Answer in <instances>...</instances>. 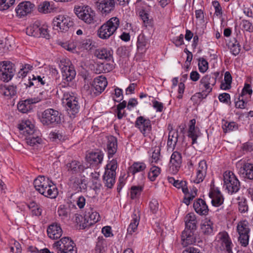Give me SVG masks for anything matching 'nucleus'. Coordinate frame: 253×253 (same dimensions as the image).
Instances as JSON below:
<instances>
[{
	"label": "nucleus",
	"mask_w": 253,
	"mask_h": 253,
	"mask_svg": "<svg viewBox=\"0 0 253 253\" xmlns=\"http://www.w3.org/2000/svg\"><path fill=\"white\" fill-rule=\"evenodd\" d=\"M120 24V21L118 17L111 18L98 29V36L101 39H108L116 32Z\"/></svg>",
	"instance_id": "f257e3e1"
},
{
	"label": "nucleus",
	"mask_w": 253,
	"mask_h": 253,
	"mask_svg": "<svg viewBox=\"0 0 253 253\" xmlns=\"http://www.w3.org/2000/svg\"><path fill=\"white\" fill-rule=\"evenodd\" d=\"M79 99L73 92H64L62 100L66 104L67 111L70 116H75L79 113L81 107Z\"/></svg>",
	"instance_id": "f03ea898"
},
{
	"label": "nucleus",
	"mask_w": 253,
	"mask_h": 253,
	"mask_svg": "<svg viewBox=\"0 0 253 253\" xmlns=\"http://www.w3.org/2000/svg\"><path fill=\"white\" fill-rule=\"evenodd\" d=\"M224 186L230 194L237 193L240 188V182L231 171H226L223 173Z\"/></svg>",
	"instance_id": "7ed1b4c3"
},
{
	"label": "nucleus",
	"mask_w": 253,
	"mask_h": 253,
	"mask_svg": "<svg viewBox=\"0 0 253 253\" xmlns=\"http://www.w3.org/2000/svg\"><path fill=\"white\" fill-rule=\"evenodd\" d=\"M107 84L106 78L100 76L94 79L91 86H85L84 88L86 89L87 94L90 95L91 97H95L104 90Z\"/></svg>",
	"instance_id": "20e7f679"
},
{
	"label": "nucleus",
	"mask_w": 253,
	"mask_h": 253,
	"mask_svg": "<svg viewBox=\"0 0 253 253\" xmlns=\"http://www.w3.org/2000/svg\"><path fill=\"white\" fill-rule=\"evenodd\" d=\"M40 120L44 126H53L60 123V114L55 109H47L42 113Z\"/></svg>",
	"instance_id": "39448f33"
},
{
	"label": "nucleus",
	"mask_w": 253,
	"mask_h": 253,
	"mask_svg": "<svg viewBox=\"0 0 253 253\" xmlns=\"http://www.w3.org/2000/svg\"><path fill=\"white\" fill-rule=\"evenodd\" d=\"M236 231L239 235L238 242L243 247L249 244L250 228L249 222L246 219L239 221L237 225Z\"/></svg>",
	"instance_id": "423d86ee"
},
{
	"label": "nucleus",
	"mask_w": 253,
	"mask_h": 253,
	"mask_svg": "<svg viewBox=\"0 0 253 253\" xmlns=\"http://www.w3.org/2000/svg\"><path fill=\"white\" fill-rule=\"evenodd\" d=\"M75 13L77 17L86 24L93 23L95 21V12L89 6H79L75 7Z\"/></svg>",
	"instance_id": "0eeeda50"
},
{
	"label": "nucleus",
	"mask_w": 253,
	"mask_h": 253,
	"mask_svg": "<svg viewBox=\"0 0 253 253\" xmlns=\"http://www.w3.org/2000/svg\"><path fill=\"white\" fill-rule=\"evenodd\" d=\"M53 28L60 32L67 31L73 25V22L69 17L60 15L55 17L53 20Z\"/></svg>",
	"instance_id": "6e6552de"
},
{
	"label": "nucleus",
	"mask_w": 253,
	"mask_h": 253,
	"mask_svg": "<svg viewBox=\"0 0 253 253\" xmlns=\"http://www.w3.org/2000/svg\"><path fill=\"white\" fill-rule=\"evenodd\" d=\"M15 69L11 62L6 61L0 62V80L8 82L14 76Z\"/></svg>",
	"instance_id": "1a4fd4ad"
},
{
	"label": "nucleus",
	"mask_w": 253,
	"mask_h": 253,
	"mask_svg": "<svg viewBox=\"0 0 253 253\" xmlns=\"http://www.w3.org/2000/svg\"><path fill=\"white\" fill-rule=\"evenodd\" d=\"M67 65L63 64V62H61V68L62 74L63 81L64 84L71 82L75 77L76 72L73 65L68 60L66 62Z\"/></svg>",
	"instance_id": "9d476101"
},
{
	"label": "nucleus",
	"mask_w": 253,
	"mask_h": 253,
	"mask_svg": "<svg viewBox=\"0 0 253 253\" xmlns=\"http://www.w3.org/2000/svg\"><path fill=\"white\" fill-rule=\"evenodd\" d=\"M219 75L218 72L211 73L210 74L206 75L200 80V84L203 85L204 90L208 93L211 92L212 88L216 82V78Z\"/></svg>",
	"instance_id": "9b49d317"
},
{
	"label": "nucleus",
	"mask_w": 253,
	"mask_h": 253,
	"mask_svg": "<svg viewBox=\"0 0 253 253\" xmlns=\"http://www.w3.org/2000/svg\"><path fill=\"white\" fill-rule=\"evenodd\" d=\"M182 162L181 154L177 151H174L171 155L168 170L172 174H176L179 170Z\"/></svg>",
	"instance_id": "f8f14e48"
},
{
	"label": "nucleus",
	"mask_w": 253,
	"mask_h": 253,
	"mask_svg": "<svg viewBox=\"0 0 253 253\" xmlns=\"http://www.w3.org/2000/svg\"><path fill=\"white\" fill-rule=\"evenodd\" d=\"M238 173L245 179L253 181V163L249 160L242 161Z\"/></svg>",
	"instance_id": "ddd939ff"
},
{
	"label": "nucleus",
	"mask_w": 253,
	"mask_h": 253,
	"mask_svg": "<svg viewBox=\"0 0 253 253\" xmlns=\"http://www.w3.org/2000/svg\"><path fill=\"white\" fill-rule=\"evenodd\" d=\"M135 126L137 128L144 136L148 135L152 129L151 121L143 116H139L136 118Z\"/></svg>",
	"instance_id": "4468645a"
},
{
	"label": "nucleus",
	"mask_w": 253,
	"mask_h": 253,
	"mask_svg": "<svg viewBox=\"0 0 253 253\" xmlns=\"http://www.w3.org/2000/svg\"><path fill=\"white\" fill-rule=\"evenodd\" d=\"M100 216L96 211H91L86 212L84 217V222L80 224V227L84 229L89 227L96 223L99 219Z\"/></svg>",
	"instance_id": "2eb2a0df"
},
{
	"label": "nucleus",
	"mask_w": 253,
	"mask_h": 253,
	"mask_svg": "<svg viewBox=\"0 0 253 253\" xmlns=\"http://www.w3.org/2000/svg\"><path fill=\"white\" fill-rule=\"evenodd\" d=\"M114 0H97L96 6L102 14H108L115 8Z\"/></svg>",
	"instance_id": "dca6fc26"
},
{
	"label": "nucleus",
	"mask_w": 253,
	"mask_h": 253,
	"mask_svg": "<svg viewBox=\"0 0 253 253\" xmlns=\"http://www.w3.org/2000/svg\"><path fill=\"white\" fill-rule=\"evenodd\" d=\"M103 159V154L101 151L91 152L86 156V160L90 166L97 167L101 164Z\"/></svg>",
	"instance_id": "f3484780"
},
{
	"label": "nucleus",
	"mask_w": 253,
	"mask_h": 253,
	"mask_svg": "<svg viewBox=\"0 0 253 253\" xmlns=\"http://www.w3.org/2000/svg\"><path fill=\"white\" fill-rule=\"evenodd\" d=\"M34 5L29 1L20 3L15 9L17 16L21 18L30 13L34 8Z\"/></svg>",
	"instance_id": "a211bd4d"
},
{
	"label": "nucleus",
	"mask_w": 253,
	"mask_h": 253,
	"mask_svg": "<svg viewBox=\"0 0 253 253\" xmlns=\"http://www.w3.org/2000/svg\"><path fill=\"white\" fill-rule=\"evenodd\" d=\"M52 182L49 178L44 176H39L34 181V187L37 191L42 194L45 192V190Z\"/></svg>",
	"instance_id": "6ab92c4d"
},
{
	"label": "nucleus",
	"mask_w": 253,
	"mask_h": 253,
	"mask_svg": "<svg viewBox=\"0 0 253 253\" xmlns=\"http://www.w3.org/2000/svg\"><path fill=\"white\" fill-rule=\"evenodd\" d=\"M18 128L21 133H23L26 137L38 133V131L35 129L34 125L29 121L22 122L19 125Z\"/></svg>",
	"instance_id": "aec40b11"
},
{
	"label": "nucleus",
	"mask_w": 253,
	"mask_h": 253,
	"mask_svg": "<svg viewBox=\"0 0 253 253\" xmlns=\"http://www.w3.org/2000/svg\"><path fill=\"white\" fill-rule=\"evenodd\" d=\"M62 230L59 224L53 223L50 224L47 229V233L49 238L53 240L59 238L62 235Z\"/></svg>",
	"instance_id": "412c9836"
},
{
	"label": "nucleus",
	"mask_w": 253,
	"mask_h": 253,
	"mask_svg": "<svg viewBox=\"0 0 253 253\" xmlns=\"http://www.w3.org/2000/svg\"><path fill=\"white\" fill-rule=\"evenodd\" d=\"M67 171L72 174H76L83 172L86 167L83 163L76 160H72L66 165Z\"/></svg>",
	"instance_id": "4be33fe9"
},
{
	"label": "nucleus",
	"mask_w": 253,
	"mask_h": 253,
	"mask_svg": "<svg viewBox=\"0 0 253 253\" xmlns=\"http://www.w3.org/2000/svg\"><path fill=\"white\" fill-rule=\"evenodd\" d=\"M209 197L211 199L212 206L214 207H219L223 203V196L217 188L211 189L209 193Z\"/></svg>",
	"instance_id": "5701e85b"
},
{
	"label": "nucleus",
	"mask_w": 253,
	"mask_h": 253,
	"mask_svg": "<svg viewBox=\"0 0 253 253\" xmlns=\"http://www.w3.org/2000/svg\"><path fill=\"white\" fill-rule=\"evenodd\" d=\"M207 165L205 160H202L199 163L198 167L197 169L196 177L194 180L196 183H199L202 182L207 174Z\"/></svg>",
	"instance_id": "b1692460"
},
{
	"label": "nucleus",
	"mask_w": 253,
	"mask_h": 253,
	"mask_svg": "<svg viewBox=\"0 0 253 253\" xmlns=\"http://www.w3.org/2000/svg\"><path fill=\"white\" fill-rule=\"evenodd\" d=\"M71 244H74V242L69 237H65L55 242L53 244V248L56 250L57 253H60Z\"/></svg>",
	"instance_id": "393cba45"
},
{
	"label": "nucleus",
	"mask_w": 253,
	"mask_h": 253,
	"mask_svg": "<svg viewBox=\"0 0 253 253\" xmlns=\"http://www.w3.org/2000/svg\"><path fill=\"white\" fill-rule=\"evenodd\" d=\"M217 238L228 253H232V243L227 232L224 231L219 233Z\"/></svg>",
	"instance_id": "a878e982"
},
{
	"label": "nucleus",
	"mask_w": 253,
	"mask_h": 253,
	"mask_svg": "<svg viewBox=\"0 0 253 253\" xmlns=\"http://www.w3.org/2000/svg\"><path fill=\"white\" fill-rule=\"evenodd\" d=\"M195 230H185L181 234V240L183 246L193 244L196 242V236L194 234Z\"/></svg>",
	"instance_id": "bb28decb"
},
{
	"label": "nucleus",
	"mask_w": 253,
	"mask_h": 253,
	"mask_svg": "<svg viewBox=\"0 0 253 253\" xmlns=\"http://www.w3.org/2000/svg\"><path fill=\"white\" fill-rule=\"evenodd\" d=\"M36 99H27L20 101L17 104L18 111L22 113H27L32 109V104L38 102Z\"/></svg>",
	"instance_id": "cd10ccee"
},
{
	"label": "nucleus",
	"mask_w": 253,
	"mask_h": 253,
	"mask_svg": "<svg viewBox=\"0 0 253 253\" xmlns=\"http://www.w3.org/2000/svg\"><path fill=\"white\" fill-rule=\"evenodd\" d=\"M107 143V150L108 155V158L113 157L116 153L118 149V141L116 137L110 135L108 137Z\"/></svg>",
	"instance_id": "c85d7f7f"
},
{
	"label": "nucleus",
	"mask_w": 253,
	"mask_h": 253,
	"mask_svg": "<svg viewBox=\"0 0 253 253\" xmlns=\"http://www.w3.org/2000/svg\"><path fill=\"white\" fill-rule=\"evenodd\" d=\"M193 208L195 211L200 215H207L209 209L206 202L202 199H198L193 204Z\"/></svg>",
	"instance_id": "c756f323"
},
{
	"label": "nucleus",
	"mask_w": 253,
	"mask_h": 253,
	"mask_svg": "<svg viewBox=\"0 0 253 253\" xmlns=\"http://www.w3.org/2000/svg\"><path fill=\"white\" fill-rule=\"evenodd\" d=\"M185 230H196L197 228V220L193 212L188 213L185 217Z\"/></svg>",
	"instance_id": "7c9ffc66"
},
{
	"label": "nucleus",
	"mask_w": 253,
	"mask_h": 253,
	"mask_svg": "<svg viewBox=\"0 0 253 253\" xmlns=\"http://www.w3.org/2000/svg\"><path fill=\"white\" fill-rule=\"evenodd\" d=\"M139 15L142 21L143 26L146 28H152L154 27L153 19L147 11L141 10L139 12Z\"/></svg>",
	"instance_id": "2f4dec72"
},
{
	"label": "nucleus",
	"mask_w": 253,
	"mask_h": 253,
	"mask_svg": "<svg viewBox=\"0 0 253 253\" xmlns=\"http://www.w3.org/2000/svg\"><path fill=\"white\" fill-rule=\"evenodd\" d=\"M113 51L110 49L101 48L95 51V55L99 59L110 61L112 59Z\"/></svg>",
	"instance_id": "473e14b6"
},
{
	"label": "nucleus",
	"mask_w": 253,
	"mask_h": 253,
	"mask_svg": "<svg viewBox=\"0 0 253 253\" xmlns=\"http://www.w3.org/2000/svg\"><path fill=\"white\" fill-rule=\"evenodd\" d=\"M70 184L72 188L77 192H81L82 188L81 186L84 184L85 180L80 177L73 176L70 178Z\"/></svg>",
	"instance_id": "72a5a7b5"
},
{
	"label": "nucleus",
	"mask_w": 253,
	"mask_h": 253,
	"mask_svg": "<svg viewBox=\"0 0 253 253\" xmlns=\"http://www.w3.org/2000/svg\"><path fill=\"white\" fill-rule=\"evenodd\" d=\"M202 232L206 236L213 234V223L211 220L206 219L201 225Z\"/></svg>",
	"instance_id": "f704fd0d"
},
{
	"label": "nucleus",
	"mask_w": 253,
	"mask_h": 253,
	"mask_svg": "<svg viewBox=\"0 0 253 253\" xmlns=\"http://www.w3.org/2000/svg\"><path fill=\"white\" fill-rule=\"evenodd\" d=\"M0 93L5 96L11 97L16 94V86L14 85H0Z\"/></svg>",
	"instance_id": "c9c22d12"
},
{
	"label": "nucleus",
	"mask_w": 253,
	"mask_h": 253,
	"mask_svg": "<svg viewBox=\"0 0 253 253\" xmlns=\"http://www.w3.org/2000/svg\"><path fill=\"white\" fill-rule=\"evenodd\" d=\"M42 194L46 197L51 199L55 198L58 195V190L53 182L51 183L45 190V192Z\"/></svg>",
	"instance_id": "e433bc0d"
},
{
	"label": "nucleus",
	"mask_w": 253,
	"mask_h": 253,
	"mask_svg": "<svg viewBox=\"0 0 253 253\" xmlns=\"http://www.w3.org/2000/svg\"><path fill=\"white\" fill-rule=\"evenodd\" d=\"M146 168V166L143 162H134L128 169V172L132 175L137 172H142Z\"/></svg>",
	"instance_id": "4c0bfd02"
},
{
	"label": "nucleus",
	"mask_w": 253,
	"mask_h": 253,
	"mask_svg": "<svg viewBox=\"0 0 253 253\" xmlns=\"http://www.w3.org/2000/svg\"><path fill=\"white\" fill-rule=\"evenodd\" d=\"M115 177L116 175H114L113 173H110L105 171L103 180L105 186L109 188H112L115 182Z\"/></svg>",
	"instance_id": "58836bf2"
},
{
	"label": "nucleus",
	"mask_w": 253,
	"mask_h": 253,
	"mask_svg": "<svg viewBox=\"0 0 253 253\" xmlns=\"http://www.w3.org/2000/svg\"><path fill=\"white\" fill-rule=\"evenodd\" d=\"M178 132L177 130L171 129L169 132L168 140L167 142L168 146L173 147L174 148L178 140Z\"/></svg>",
	"instance_id": "ea45409f"
},
{
	"label": "nucleus",
	"mask_w": 253,
	"mask_h": 253,
	"mask_svg": "<svg viewBox=\"0 0 253 253\" xmlns=\"http://www.w3.org/2000/svg\"><path fill=\"white\" fill-rule=\"evenodd\" d=\"M40 28L38 23H35L26 29V33L29 36L35 37H41Z\"/></svg>",
	"instance_id": "a19ab883"
},
{
	"label": "nucleus",
	"mask_w": 253,
	"mask_h": 253,
	"mask_svg": "<svg viewBox=\"0 0 253 253\" xmlns=\"http://www.w3.org/2000/svg\"><path fill=\"white\" fill-rule=\"evenodd\" d=\"M228 46L230 48L231 52L234 55H238L241 50V46L239 42L235 38H233L230 41Z\"/></svg>",
	"instance_id": "79ce46f5"
},
{
	"label": "nucleus",
	"mask_w": 253,
	"mask_h": 253,
	"mask_svg": "<svg viewBox=\"0 0 253 253\" xmlns=\"http://www.w3.org/2000/svg\"><path fill=\"white\" fill-rule=\"evenodd\" d=\"M139 216H137L136 214L133 215L132 219L127 228V233L132 234V233L135 232L139 224Z\"/></svg>",
	"instance_id": "37998d69"
},
{
	"label": "nucleus",
	"mask_w": 253,
	"mask_h": 253,
	"mask_svg": "<svg viewBox=\"0 0 253 253\" xmlns=\"http://www.w3.org/2000/svg\"><path fill=\"white\" fill-rule=\"evenodd\" d=\"M33 215L40 216L42 214V209L39 204L34 201H32L28 205Z\"/></svg>",
	"instance_id": "c03bdc74"
},
{
	"label": "nucleus",
	"mask_w": 253,
	"mask_h": 253,
	"mask_svg": "<svg viewBox=\"0 0 253 253\" xmlns=\"http://www.w3.org/2000/svg\"><path fill=\"white\" fill-rule=\"evenodd\" d=\"M26 143L28 145L35 147L40 144L42 142V139L38 135L37 133L26 137Z\"/></svg>",
	"instance_id": "a18cd8bd"
},
{
	"label": "nucleus",
	"mask_w": 253,
	"mask_h": 253,
	"mask_svg": "<svg viewBox=\"0 0 253 253\" xmlns=\"http://www.w3.org/2000/svg\"><path fill=\"white\" fill-rule=\"evenodd\" d=\"M152 150L150 162L151 163H158L161 159V148L159 146H155Z\"/></svg>",
	"instance_id": "49530a36"
},
{
	"label": "nucleus",
	"mask_w": 253,
	"mask_h": 253,
	"mask_svg": "<svg viewBox=\"0 0 253 253\" xmlns=\"http://www.w3.org/2000/svg\"><path fill=\"white\" fill-rule=\"evenodd\" d=\"M147 44V40L143 34H140L137 38V49L141 51L145 50Z\"/></svg>",
	"instance_id": "de8ad7c7"
},
{
	"label": "nucleus",
	"mask_w": 253,
	"mask_h": 253,
	"mask_svg": "<svg viewBox=\"0 0 253 253\" xmlns=\"http://www.w3.org/2000/svg\"><path fill=\"white\" fill-rule=\"evenodd\" d=\"M44 78V77L41 78L40 76L32 75V78L29 80L28 84H25L29 87L34 85L35 84L38 85L39 84H40L41 85H44L46 83L45 80H43Z\"/></svg>",
	"instance_id": "09e8293b"
},
{
	"label": "nucleus",
	"mask_w": 253,
	"mask_h": 253,
	"mask_svg": "<svg viewBox=\"0 0 253 253\" xmlns=\"http://www.w3.org/2000/svg\"><path fill=\"white\" fill-rule=\"evenodd\" d=\"M143 186L141 185L132 186L130 188V196L131 199L138 198L143 191Z\"/></svg>",
	"instance_id": "8fccbe9b"
},
{
	"label": "nucleus",
	"mask_w": 253,
	"mask_h": 253,
	"mask_svg": "<svg viewBox=\"0 0 253 253\" xmlns=\"http://www.w3.org/2000/svg\"><path fill=\"white\" fill-rule=\"evenodd\" d=\"M160 172L161 169L159 167L155 166H152L150 168V171L148 173V176L149 179L152 181H155L156 178L160 174Z\"/></svg>",
	"instance_id": "3c124183"
},
{
	"label": "nucleus",
	"mask_w": 253,
	"mask_h": 253,
	"mask_svg": "<svg viewBox=\"0 0 253 253\" xmlns=\"http://www.w3.org/2000/svg\"><path fill=\"white\" fill-rule=\"evenodd\" d=\"M224 132L226 133L232 131H236L238 129V125L234 122H226L222 126Z\"/></svg>",
	"instance_id": "603ef678"
},
{
	"label": "nucleus",
	"mask_w": 253,
	"mask_h": 253,
	"mask_svg": "<svg viewBox=\"0 0 253 253\" xmlns=\"http://www.w3.org/2000/svg\"><path fill=\"white\" fill-rule=\"evenodd\" d=\"M53 8L50 6L48 1H45L39 5L38 10L40 12L43 13H50L53 11Z\"/></svg>",
	"instance_id": "864d4df0"
},
{
	"label": "nucleus",
	"mask_w": 253,
	"mask_h": 253,
	"mask_svg": "<svg viewBox=\"0 0 253 253\" xmlns=\"http://www.w3.org/2000/svg\"><path fill=\"white\" fill-rule=\"evenodd\" d=\"M197 190L196 188L193 189V190L190 193L189 192V190H188L187 192L184 193L185 196L183 199V203L187 206L189 205L191 201H192L196 196L197 194Z\"/></svg>",
	"instance_id": "5fc2aeb1"
},
{
	"label": "nucleus",
	"mask_w": 253,
	"mask_h": 253,
	"mask_svg": "<svg viewBox=\"0 0 253 253\" xmlns=\"http://www.w3.org/2000/svg\"><path fill=\"white\" fill-rule=\"evenodd\" d=\"M117 168V161L113 159L106 166V172H109L110 173H113L114 175H116V170Z\"/></svg>",
	"instance_id": "6e6d98bb"
},
{
	"label": "nucleus",
	"mask_w": 253,
	"mask_h": 253,
	"mask_svg": "<svg viewBox=\"0 0 253 253\" xmlns=\"http://www.w3.org/2000/svg\"><path fill=\"white\" fill-rule=\"evenodd\" d=\"M15 2V0H0V10L7 9Z\"/></svg>",
	"instance_id": "4d7b16f0"
},
{
	"label": "nucleus",
	"mask_w": 253,
	"mask_h": 253,
	"mask_svg": "<svg viewBox=\"0 0 253 253\" xmlns=\"http://www.w3.org/2000/svg\"><path fill=\"white\" fill-rule=\"evenodd\" d=\"M198 66L199 71L202 73H205L208 69V62L204 58H200Z\"/></svg>",
	"instance_id": "13d9d810"
},
{
	"label": "nucleus",
	"mask_w": 253,
	"mask_h": 253,
	"mask_svg": "<svg viewBox=\"0 0 253 253\" xmlns=\"http://www.w3.org/2000/svg\"><path fill=\"white\" fill-rule=\"evenodd\" d=\"M242 25L243 28L247 32L250 33L253 32V25L250 21L243 19L242 21Z\"/></svg>",
	"instance_id": "bf43d9fd"
},
{
	"label": "nucleus",
	"mask_w": 253,
	"mask_h": 253,
	"mask_svg": "<svg viewBox=\"0 0 253 253\" xmlns=\"http://www.w3.org/2000/svg\"><path fill=\"white\" fill-rule=\"evenodd\" d=\"M186 182L185 181H179L176 180L174 186L177 188H181L183 193H186L188 191V187L186 186Z\"/></svg>",
	"instance_id": "052dcab7"
},
{
	"label": "nucleus",
	"mask_w": 253,
	"mask_h": 253,
	"mask_svg": "<svg viewBox=\"0 0 253 253\" xmlns=\"http://www.w3.org/2000/svg\"><path fill=\"white\" fill-rule=\"evenodd\" d=\"M149 208L153 213H156L159 210V203L157 200L153 199L149 203Z\"/></svg>",
	"instance_id": "680f3d73"
},
{
	"label": "nucleus",
	"mask_w": 253,
	"mask_h": 253,
	"mask_svg": "<svg viewBox=\"0 0 253 253\" xmlns=\"http://www.w3.org/2000/svg\"><path fill=\"white\" fill-rule=\"evenodd\" d=\"M212 4L215 9V14L216 16H221L222 15V10L219 2L214 0L212 2Z\"/></svg>",
	"instance_id": "e2e57ef3"
},
{
	"label": "nucleus",
	"mask_w": 253,
	"mask_h": 253,
	"mask_svg": "<svg viewBox=\"0 0 253 253\" xmlns=\"http://www.w3.org/2000/svg\"><path fill=\"white\" fill-rule=\"evenodd\" d=\"M253 93V90L251 88V86L250 84H245L244 87H243L241 94L242 97H244L246 94L251 95Z\"/></svg>",
	"instance_id": "0e129e2a"
},
{
	"label": "nucleus",
	"mask_w": 253,
	"mask_h": 253,
	"mask_svg": "<svg viewBox=\"0 0 253 253\" xmlns=\"http://www.w3.org/2000/svg\"><path fill=\"white\" fill-rule=\"evenodd\" d=\"M238 209L241 213H245L248 211V206L246 200H242L238 203Z\"/></svg>",
	"instance_id": "69168bd1"
},
{
	"label": "nucleus",
	"mask_w": 253,
	"mask_h": 253,
	"mask_svg": "<svg viewBox=\"0 0 253 253\" xmlns=\"http://www.w3.org/2000/svg\"><path fill=\"white\" fill-rule=\"evenodd\" d=\"M115 96L116 98L114 99V101L120 102L123 99V90L118 87L115 89Z\"/></svg>",
	"instance_id": "338daca9"
},
{
	"label": "nucleus",
	"mask_w": 253,
	"mask_h": 253,
	"mask_svg": "<svg viewBox=\"0 0 253 253\" xmlns=\"http://www.w3.org/2000/svg\"><path fill=\"white\" fill-rule=\"evenodd\" d=\"M76 204L80 209L84 208L86 205V199L83 196H80L76 201Z\"/></svg>",
	"instance_id": "774afa93"
}]
</instances>
